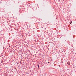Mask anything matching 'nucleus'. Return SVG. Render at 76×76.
<instances>
[{"mask_svg":"<svg viewBox=\"0 0 76 76\" xmlns=\"http://www.w3.org/2000/svg\"><path fill=\"white\" fill-rule=\"evenodd\" d=\"M67 64H68V65H70V63L69 62H67Z\"/></svg>","mask_w":76,"mask_h":76,"instance_id":"nucleus-1","label":"nucleus"},{"mask_svg":"<svg viewBox=\"0 0 76 76\" xmlns=\"http://www.w3.org/2000/svg\"><path fill=\"white\" fill-rule=\"evenodd\" d=\"M72 23V21L70 22V24H71V23Z\"/></svg>","mask_w":76,"mask_h":76,"instance_id":"nucleus-2","label":"nucleus"},{"mask_svg":"<svg viewBox=\"0 0 76 76\" xmlns=\"http://www.w3.org/2000/svg\"><path fill=\"white\" fill-rule=\"evenodd\" d=\"M50 63V62H48V63Z\"/></svg>","mask_w":76,"mask_h":76,"instance_id":"nucleus-3","label":"nucleus"}]
</instances>
